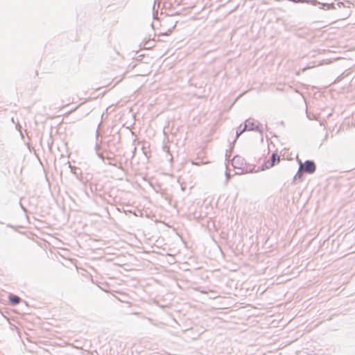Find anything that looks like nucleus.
I'll use <instances>...</instances> for the list:
<instances>
[{"label":"nucleus","mask_w":355,"mask_h":355,"mask_svg":"<svg viewBox=\"0 0 355 355\" xmlns=\"http://www.w3.org/2000/svg\"><path fill=\"white\" fill-rule=\"evenodd\" d=\"M9 300L10 302V303L13 305H16L18 303H19L20 302V298L17 296V295H10L9 296Z\"/></svg>","instance_id":"3"},{"label":"nucleus","mask_w":355,"mask_h":355,"mask_svg":"<svg viewBox=\"0 0 355 355\" xmlns=\"http://www.w3.org/2000/svg\"><path fill=\"white\" fill-rule=\"evenodd\" d=\"M241 160V158L239 157H235L232 159V165L234 166V167H236L237 166V164H239V161Z\"/></svg>","instance_id":"4"},{"label":"nucleus","mask_w":355,"mask_h":355,"mask_svg":"<svg viewBox=\"0 0 355 355\" xmlns=\"http://www.w3.org/2000/svg\"><path fill=\"white\" fill-rule=\"evenodd\" d=\"M302 169L306 173H312L315 171V164L312 161H306L304 164L300 162L299 172Z\"/></svg>","instance_id":"1"},{"label":"nucleus","mask_w":355,"mask_h":355,"mask_svg":"<svg viewBox=\"0 0 355 355\" xmlns=\"http://www.w3.org/2000/svg\"><path fill=\"white\" fill-rule=\"evenodd\" d=\"M279 162L280 161V158L279 156H277L276 154H272V157H271V162L269 163V162H267L266 164V168H271L275 164V162Z\"/></svg>","instance_id":"2"}]
</instances>
